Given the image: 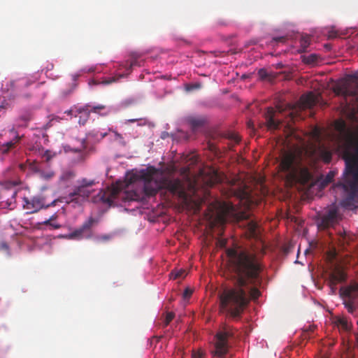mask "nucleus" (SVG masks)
I'll use <instances>...</instances> for the list:
<instances>
[{
  "label": "nucleus",
  "instance_id": "13d9d810",
  "mask_svg": "<svg viewBox=\"0 0 358 358\" xmlns=\"http://www.w3.org/2000/svg\"><path fill=\"white\" fill-rule=\"evenodd\" d=\"M20 169H24V165H23V164H21V165H20Z\"/></svg>",
  "mask_w": 358,
  "mask_h": 358
},
{
  "label": "nucleus",
  "instance_id": "ea45409f",
  "mask_svg": "<svg viewBox=\"0 0 358 358\" xmlns=\"http://www.w3.org/2000/svg\"><path fill=\"white\" fill-rule=\"evenodd\" d=\"M50 227L52 229H60L62 227L61 224H58L57 222H55L54 221L50 222Z\"/></svg>",
  "mask_w": 358,
  "mask_h": 358
},
{
  "label": "nucleus",
  "instance_id": "c756f323",
  "mask_svg": "<svg viewBox=\"0 0 358 358\" xmlns=\"http://www.w3.org/2000/svg\"><path fill=\"white\" fill-rule=\"evenodd\" d=\"M122 75H119L118 78H116L115 77L108 78H104L101 82L96 83V84H103V85H109L113 82H115L118 80L119 78H122Z\"/></svg>",
  "mask_w": 358,
  "mask_h": 358
},
{
  "label": "nucleus",
  "instance_id": "c9c22d12",
  "mask_svg": "<svg viewBox=\"0 0 358 358\" xmlns=\"http://www.w3.org/2000/svg\"><path fill=\"white\" fill-rule=\"evenodd\" d=\"M138 121H141V122L143 121V123L140 124L141 125L145 124V122H146V120L143 119V118H141V117L127 120V122H130V123H134V122H138Z\"/></svg>",
  "mask_w": 358,
  "mask_h": 358
},
{
  "label": "nucleus",
  "instance_id": "f704fd0d",
  "mask_svg": "<svg viewBox=\"0 0 358 358\" xmlns=\"http://www.w3.org/2000/svg\"><path fill=\"white\" fill-rule=\"evenodd\" d=\"M106 107L103 105H98L93 106L90 110L94 113H99L101 110H103Z\"/></svg>",
  "mask_w": 358,
  "mask_h": 358
},
{
  "label": "nucleus",
  "instance_id": "4c0bfd02",
  "mask_svg": "<svg viewBox=\"0 0 358 358\" xmlns=\"http://www.w3.org/2000/svg\"><path fill=\"white\" fill-rule=\"evenodd\" d=\"M192 294V291L190 289L187 288V289H185V290L183 292V297L185 299H188L191 296Z\"/></svg>",
  "mask_w": 358,
  "mask_h": 358
},
{
  "label": "nucleus",
  "instance_id": "052dcab7",
  "mask_svg": "<svg viewBox=\"0 0 358 358\" xmlns=\"http://www.w3.org/2000/svg\"><path fill=\"white\" fill-rule=\"evenodd\" d=\"M357 324H358V321H357Z\"/></svg>",
  "mask_w": 358,
  "mask_h": 358
},
{
  "label": "nucleus",
  "instance_id": "5fc2aeb1",
  "mask_svg": "<svg viewBox=\"0 0 358 358\" xmlns=\"http://www.w3.org/2000/svg\"><path fill=\"white\" fill-rule=\"evenodd\" d=\"M72 113V110H66L65 112V113H67L68 115L71 114Z\"/></svg>",
  "mask_w": 358,
  "mask_h": 358
},
{
  "label": "nucleus",
  "instance_id": "6e6d98bb",
  "mask_svg": "<svg viewBox=\"0 0 358 358\" xmlns=\"http://www.w3.org/2000/svg\"><path fill=\"white\" fill-rule=\"evenodd\" d=\"M136 64V62H132L130 64V66L131 67L132 66L135 65Z\"/></svg>",
  "mask_w": 358,
  "mask_h": 358
},
{
  "label": "nucleus",
  "instance_id": "423d86ee",
  "mask_svg": "<svg viewBox=\"0 0 358 358\" xmlns=\"http://www.w3.org/2000/svg\"><path fill=\"white\" fill-rule=\"evenodd\" d=\"M234 336L232 329L229 327H225L223 329L216 334L214 355L223 358L228 353L229 343L228 341Z\"/></svg>",
  "mask_w": 358,
  "mask_h": 358
},
{
  "label": "nucleus",
  "instance_id": "8fccbe9b",
  "mask_svg": "<svg viewBox=\"0 0 358 358\" xmlns=\"http://www.w3.org/2000/svg\"><path fill=\"white\" fill-rule=\"evenodd\" d=\"M57 217V215L56 214H54L52 215L50 218L49 220L51 221V222H53L55 221Z\"/></svg>",
  "mask_w": 358,
  "mask_h": 358
},
{
  "label": "nucleus",
  "instance_id": "a18cd8bd",
  "mask_svg": "<svg viewBox=\"0 0 358 358\" xmlns=\"http://www.w3.org/2000/svg\"><path fill=\"white\" fill-rule=\"evenodd\" d=\"M343 243H348V236L346 234L345 232H344L343 236H342Z\"/></svg>",
  "mask_w": 358,
  "mask_h": 358
},
{
  "label": "nucleus",
  "instance_id": "4d7b16f0",
  "mask_svg": "<svg viewBox=\"0 0 358 358\" xmlns=\"http://www.w3.org/2000/svg\"><path fill=\"white\" fill-rule=\"evenodd\" d=\"M336 35L335 34L334 35H331V34L329 35V37H336Z\"/></svg>",
  "mask_w": 358,
  "mask_h": 358
},
{
  "label": "nucleus",
  "instance_id": "c03bdc74",
  "mask_svg": "<svg viewBox=\"0 0 358 358\" xmlns=\"http://www.w3.org/2000/svg\"><path fill=\"white\" fill-rule=\"evenodd\" d=\"M218 245L220 247H224L226 245V241L224 239H220L218 241Z\"/></svg>",
  "mask_w": 358,
  "mask_h": 358
},
{
  "label": "nucleus",
  "instance_id": "20e7f679",
  "mask_svg": "<svg viewBox=\"0 0 358 358\" xmlns=\"http://www.w3.org/2000/svg\"><path fill=\"white\" fill-rule=\"evenodd\" d=\"M78 183L79 185L76 186L73 190L64 198L66 203H75L78 204L85 201L93 192V189L91 188L96 182L94 180L83 178L78 181Z\"/></svg>",
  "mask_w": 358,
  "mask_h": 358
},
{
  "label": "nucleus",
  "instance_id": "ddd939ff",
  "mask_svg": "<svg viewBox=\"0 0 358 358\" xmlns=\"http://www.w3.org/2000/svg\"><path fill=\"white\" fill-rule=\"evenodd\" d=\"M317 101V96L312 92L303 94L301 96L299 101V108L301 110L310 108L315 106Z\"/></svg>",
  "mask_w": 358,
  "mask_h": 358
},
{
  "label": "nucleus",
  "instance_id": "393cba45",
  "mask_svg": "<svg viewBox=\"0 0 358 358\" xmlns=\"http://www.w3.org/2000/svg\"><path fill=\"white\" fill-rule=\"evenodd\" d=\"M258 224L255 221H250L248 222V230L252 236H255L257 234Z\"/></svg>",
  "mask_w": 358,
  "mask_h": 358
},
{
  "label": "nucleus",
  "instance_id": "79ce46f5",
  "mask_svg": "<svg viewBox=\"0 0 358 358\" xmlns=\"http://www.w3.org/2000/svg\"><path fill=\"white\" fill-rule=\"evenodd\" d=\"M273 41H275V42H280V43H284L285 41V37L284 36H280V37H275L273 38Z\"/></svg>",
  "mask_w": 358,
  "mask_h": 358
},
{
  "label": "nucleus",
  "instance_id": "2eb2a0df",
  "mask_svg": "<svg viewBox=\"0 0 358 358\" xmlns=\"http://www.w3.org/2000/svg\"><path fill=\"white\" fill-rule=\"evenodd\" d=\"M337 210L336 208H331L328 212L323 215L322 218V224L324 227H328L332 225L337 218Z\"/></svg>",
  "mask_w": 358,
  "mask_h": 358
},
{
  "label": "nucleus",
  "instance_id": "2f4dec72",
  "mask_svg": "<svg viewBox=\"0 0 358 358\" xmlns=\"http://www.w3.org/2000/svg\"><path fill=\"white\" fill-rule=\"evenodd\" d=\"M0 250L6 252L8 256L10 255L9 245L5 241L0 242Z\"/></svg>",
  "mask_w": 358,
  "mask_h": 358
},
{
  "label": "nucleus",
  "instance_id": "7ed1b4c3",
  "mask_svg": "<svg viewBox=\"0 0 358 358\" xmlns=\"http://www.w3.org/2000/svg\"><path fill=\"white\" fill-rule=\"evenodd\" d=\"M145 180L144 192L148 196H155L158 191L165 189L173 196L178 197L184 203L189 200V195L185 190L184 183L179 178H170L163 177L161 180H154L153 176L150 173H143L142 176Z\"/></svg>",
  "mask_w": 358,
  "mask_h": 358
},
{
  "label": "nucleus",
  "instance_id": "0eeeda50",
  "mask_svg": "<svg viewBox=\"0 0 358 358\" xmlns=\"http://www.w3.org/2000/svg\"><path fill=\"white\" fill-rule=\"evenodd\" d=\"M95 222L96 220L90 217L80 227L76 229L71 233L62 236V237L68 240L90 238L92 236V227Z\"/></svg>",
  "mask_w": 358,
  "mask_h": 358
},
{
  "label": "nucleus",
  "instance_id": "e433bc0d",
  "mask_svg": "<svg viewBox=\"0 0 358 358\" xmlns=\"http://www.w3.org/2000/svg\"><path fill=\"white\" fill-rule=\"evenodd\" d=\"M43 157L45 158L46 161H49L52 158L53 155L50 150H46L43 155Z\"/></svg>",
  "mask_w": 358,
  "mask_h": 358
},
{
  "label": "nucleus",
  "instance_id": "9b49d317",
  "mask_svg": "<svg viewBox=\"0 0 358 358\" xmlns=\"http://www.w3.org/2000/svg\"><path fill=\"white\" fill-rule=\"evenodd\" d=\"M220 211L223 219L229 217H234L237 220L246 219L244 213H238L235 206L229 202H223L220 205Z\"/></svg>",
  "mask_w": 358,
  "mask_h": 358
},
{
  "label": "nucleus",
  "instance_id": "37998d69",
  "mask_svg": "<svg viewBox=\"0 0 358 358\" xmlns=\"http://www.w3.org/2000/svg\"><path fill=\"white\" fill-rule=\"evenodd\" d=\"M216 24H217V25H221V26H225V25H227V22H226V21H225V20H217V21L216 22Z\"/></svg>",
  "mask_w": 358,
  "mask_h": 358
},
{
  "label": "nucleus",
  "instance_id": "603ef678",
  "mask_svg": "<svg viewBox=\"0 0 358 358\" xmlns=\"http://www.w3.org/2000/svg\"><path fill=\"white\" fill-rule=\"evenodd\" d=\"M277 110H278L279 113H282L284 110L281 106H277Z\"/></svg>",
  "mask_w": 358,
  "mask_h": 358
},
{
  "label": "nucleus",
  "instance_id": "f03ea898",
  "mask_svg": "<svg viewBox=\"0 0 358 358\" xmlns=\"http://www.w3.org/2000/svg\"><path fill=\"white\" fill-rule=\"evenodd\" d=\"M279 167L286 182L290 185L296 182L306 184L312 178L308 168L303 164L302 152L299 150L283 152Z\"/></svg>",
  "mask_w": 358,
  "mask_h": 358
},
{
  "label": "nucleus",
  "instance_id": "72a5a7b5",
  "mask_svg": "<svg viewBox=\"0 0 358 358\" xmlns=\"http://www.w3.org/2000/svg\"><path fill=\"white\" fill-rule=\"evenodd\" d=\"M54 176H55V173L53 171H48L47 173L43 172L41 173V177L45 180H49V179L52 178Z\"/></svg>",
  "mask_w": 358,
  "mask_h": 358
},
{
  "label": "nucleus",
  "instance_id": "6e6552de",
  "mask_svg": "<svg viewBox=\"0 0 358 358\" xmlns=\"http://www.w3.org/2000/svg\"><path fill=\"white\" fill-rule=\"evenodd\" d=\"M338 94L344 96L357 97L358 95V77L356 75H350L347 80L337 88Z\"/></svg>",
  "mask_w": 358,
  "mask_h": 358
},
{
  "label": "nucleus",
  "instance_id": "58836bf2",
  "mask_svg": "<svg viewBox=\"0 0 358 358\" xmlns=\"http://www.w3.org/2000/svg\"><path fill=\"white\" fill-rule=\"evenodd\" d=\"M108 135V133L107 132H99V131H97L95 134H94V136L98 138L99 136H100L101 139H103V138H105L106 136Z\"/></svg>",
  "mask_w": 358,
  "mask_h": 358
},
{
  "label": "nucleus",
  "instance_id": "412c9836",
  "mask_svg": "<svg viewBox=\"0 0 358 358\" xmlns=\"http://www.w3.org/2000/svg\"><path fill=\"white\" fill-rule=\"evenodd\" d=\"M186 275L187 272L185 270L182 268L172 271L171 273H170V278L173 280L184 278Z\"/></svg>",
  "mask_w": 358,
  "mask_h": 358
},
{
  "label": "nucleus",
  "instance_id": "dca6fc26",
  "mask_svg": "<svg viewBox=\"0 0 358 358\" xmlns=\"http://www.w3.org/2000/svg\"><path fill=\"white\" fill-rule=\"evenodd\" d=\"M21 138H22V136H20L19 135H16L13 140L3 144L1 147V152L3 153H7L10 149L15 147V145L20 141Z\"/></svg>",
  "mask_w": 358,
  "mask_h": 358
},
{
  "label": "nucleus",
  "instance_id": "864d4df0",
  "mask_svg": "<svg viewBox=\"0 0 358 358\" xmlns=\"http://www.w3.org/2000/svg\"><path fill=\"white\" fill-rule=\"evenodd\" d=\"M330 159H331V155H329H329L327 156V157H326V159H325V161H326L327 162H329L330 161Z\"/></svg>",
  "mask_w": 358,
  "mask_h": 358
},
{
  "label": "nucleus",
  "instance_id": "cd10ccee",
  "mask_svg": "<svg viewBox=\"0 0 358 358\" xmlns=\"http://www.w3.org/2000/svg\"><path fill=\"white\" fill-rule=\"evenodd\" d=\"M335 176V173L334 171H329L327 175L326 176L325 178L324 179V180L322 181V184L323 185H328L329 183L331 182V181L333 180V178H334Z\"/></svg>",
  "mask_w": 358,
  "mask_h": 358
},
{
  "label": "nucleus",
  "instance_id": "39448f33",
  "mask_svg": "<svg viewBox=\"0 0 358 358\" xmlns=\"http://www.w3.org/2000/svg\"><path fill=\"white\" fill-rule=\"evenodd\" d=\"M119 199H121L124 202H127L138 200V196L135 192H122L117 188L108 189L104 192L101 196V201L109 206L116 205Z\"/></svg>",
  "mask_w": 358,
  "mask_h": 358
},
{
  "label": "nucleus",
  "instance_id": "a878e982",
  "mask_svg": "<svg viewBox=\"0 0 358 358\" xmlns=\"http://www.w3.org/2000/svg\"><path fill=\"white\" fill-rule=\"evenodd\" d=\"M175 317V314L173 312H169L166 313V317L163 322V327H166L169 323L173 320Z\"/></svg>",
  "mask_w": 358,
  "mask_h": 358
},
{
  "label": "nucleus",
  "instance_id": "7c9ffc66",
  "mask_svg": "<svg viewBox=\"0 0 358 358\" xmlns=\"http://www.w3.org/2000/svg\"><path fill=\"white\" fill-rule=\"evenodd\" d=\"M108 131L114 134L115 141H118L120 143L124 144V138L122 134H119L117 131H115L110 128L108 129Z\"/></svg>",
  "mask_w": 358,
  "mask_h": 358
},
{
  "label": "nucleus",
  "instance_id": "bb28decb",
  "mask_svg": "<svg viewBox=\"0 0 358 358\" xmlns=\"http://www.w3.org/2000/svg\"><path fill=\"white\" fill-rule=\"evenodd\" d=\"M227 138L233 143V145H230V149L235 144H238L241 141L240 137L236 134H229L227 136Z\"/></svg>",
  "mask_w": 358,
  "mask_h": 358
},
{
  "label": "nucleus",
  "instance_id": "09e8293b",
  "mask_svg": "<svg viewBox=\"0 0 358 358\" xmlns=\"http://www.w3.org/2000/svg\"><path fill=\"white\" fill-rule=\"evenodd\" d=\"M101 240H103V241H108L110 239V236L108 235H103L101 237Z\"/></svg>",
  "mask_w": 358,
  "mask_h": 358
},
{
  "label": "nucleus",
  "instance_id": "a211bd4d",
  "mask_svg": "<svg viewBox=\"0 0 358 358\" xmlns=\"http://www.w3.org/2000/svg\"><path fill=\"white\" fill-rule=\"evenodd\" d=\"M88 107L90 106H86V108H80L78 110V114L80 115L78 120L80 124L84 125L89 118L90 110L88 109Z\"/></svg>",
  "mask_w": 358,
  "mask_h": 358
},
{
  "label": "nucleus",
  "instance_id": "5701e85b",
  "mask_svg": "<svg viewBox=\"0 0 358 358\" xmlns=\"http://www.w3.org/2000/svg\"><path fill=\"white\" fill-rule=\"evenodd\" d=\"M318 61V57L317 55L311 54L308 56L303 57V62L306 64L313 65Z\"/></svg>",
  "mask_w": 358,
  "mask_h": 358
},
{
  "label": "nucleus",
  "instance_id": "f3484780",
  "mask_svg": "<svg viewBox=\"0 0 358 358\" xmlns=\"http://www.w3.org/2000/svg\"><path fill=\"white\" fill-rule=\"evenodd\" d=\"M222 178L219 173L215 170H212L211 174L208 178H206V183L208 186H213L214 185L220 182Z\"/></svg>",
  "mask_w": 358,
  "mask_h": 358
},
{
  "label": "nucleus",
  "instance_id": "3c124183",
  "mask_svg": "<svg viewBox=\"0 0 358 358\" xmlns=\"http://www.w3.org/2000/svg\"><path fill=\"white\" fill-rule=\"evenodd\" d=\"M209 148L210 150L214 151V152H215V150H216L215 146L213 144L209 145Z\"/></svg>",
  "mask_w": 358,
  "mask_h": 358
},
{
  "label": "nucleus",
  "instance_id": "b1692460",
  "mask_svg": "<svg viewBox=\"0 0 358 358\" xmlns=\"http://www.w3.org/2000/svg\"><path fill=\"white\" fill-rule=\"evenodd\" d=\"M258 76L262 80H271L273 78V76L268 73L264 69H260L258 71Z\"/></svg>",
  "mask_w": 358,
  "mask_h": 358
},
{
  "label": "nucleus",
  "instance_id": "473e14b6",
  "mask_svg": "<svg viewBox=\"0 0 358 358\" xmlns=\"http://www.w3.org/2000/svg\"><path fill=\"white\" fill-rule=\"evenodd\" d=\"M86 148L85 140L83 139L80 143V145L77 148H73V151L74 152H80L83 151Z\"/></svg>",
  "mask_w": 358,
  "mask_h": 358
},
{
  "label": "nucleus",
  "instance_id": "c85d7f7f",
  "mask_svg": "<svg viewBox=\"0 0 358 358\" xmlns=\"http://www.w3.org/2000/svg\"><path fill=\"white\" fill-rule=\"evenodd\" d=\"M75 177V173L72 171H66L61 176L62 180H69Z\"/></svg>",
  "mask_w": 358,
  "mask_h": 358
},
{
  "label": "nucleus",
  "instance_id": "1a4fd4ad",
  "mask_svg": "<svg viewBox=\"0 0 358 358\" xmlns=\"http://www.w3.org/2000/svg\"><path fill=\"white\" fill-rule=\"evenodd\" d=\"M23 208L28 210V213H34L42 208H47L50 204H47L45 198L41 195H36L31 199L24 197L23 199Z\"/></svg>",
  "mask_w": 358,
  "mask_h": 358
},
{
  "label": "nucleus",
  "instance_id": "4be33fe9",
  "mask_svg": "<svg viewBox=\"0 0 358 358\" xmlns=\"http://www.w3.org/2000/svg\"><path fill=\"white\" fill-rule=\"evenodd\" d=\"M188 122L194 129L201 127L204 124V120L203 119L196 117L189 118Z\"/></svg>",
  "mask_w": 358,
  "mask_h": 358
},
{
  "label": "nucleus",
  "instance_id": "6ab92c4d",
  "mask_svg": "<svg viewBox=\"0 0 358 358\" xmlns=\"http://www.w3.org/2000/svg\"><path fill=\"white\" fill-rule=\"evenodd\" d=\"M311 37L309 35H301L300 38V52H305L310 44Z\"/></svg>",
  "mask_w": 358,
  "mask_h": 358
},
{
  "label": "nucleus",
  "instance_id": "f257e3e1",
  "mask_svg": "<svg viewBox=\"0 0 358 358\" xmlns=\"http://www.w3.org/2000/svg\"><path fill=\"white\" fill-rule=\"evenodd\" d=\"M227 255L234 286L220 295V306L237 318L251 300L260 296L257 287L262 284L264 266L255 253L246 250L229 248Z\"/></svg>",
  "mask_w": 358,
  "mask_h": 358
},
{
  "label": "nucleus",
  "instance_id": "f8f14e48",
  "mask_svg": "<svg viewBox=\"0 0 358 358\" xmlns=\"http://www.w3.org/2000/svg\"><path fill=\"white\" fill-rule=\"evenodd\" d=\"M346 273L344 270L336 266L334 267L331 273L329 274V284L331 287H334L337 283L345 280Z\"/></svg>",
  "mask_w": 358,
  "mask_h": 358
},
{
  "label": "nucleus",
  "instance_id": "a19ab883",
  "mask_svg": "<svg viewBox=\"0 0 358 358\" xmlns=\"http://www.w3.org/2000/svg\"><path fill=\"white\" fill-rule=\"evenodd\" d=\"M192 358H203V354L201 352H194Z\"/></svg>",
  "mask_w": 358,
  "mask_h": 358
},
{
  "label": "nucleus",
  "instance_id": "aec40b11",
  "mask_svg": "<svg viewBox=\"0 0 358 358\" xmlns=\"http://www.w3.org/2000/svg\"><path fill=\"white\" fill-rule=\"evenodd\" d=\"M31 113L26 112L23 114H22L17 121H18V126L20 127H27L28 122L31 120Z\"/></svg>",
  "mask_w": 358,
  "mask_h": 358
},
{
  "label": "nucleus",
  "instance_id": "4468645a",
  "mask_svg": "<svg viewBox=\"0 0 358 358\" xmlns=\"http://www.w3.org/2000/svg\"><path fill=\"white\" fill-rule=\"evenodd\" d=\"M275 111L272 107L266 108V111L264 113V117L268 129H277L280 122L275 119Z\"/></svg>",
  "mask_w": 358,
  "mask_h": 358
},
{
  "label": "nucleus",
  "instance_id": "de8ad7c7",
  "mask_svg": "<svg viewBox=\"0 0 358 358\" xmlns=\"http://www.w3.org/2000/svg\"><path fill=\"white\" fill-rule=\"evenodd\" d=\"M50 222H51V221L48 219V220L43 221L41 224H44V225L50 226Z\"/></svg>",
  "mask_w": 358,
  "mask_h": 358
},
{
  "label": "nucleus",
  "instance_id": "9d476101",
  "mask_svg": "<svg viewBox=\"0 0 358 358\" xmlns=\"http://www.w3.org/2000/svg\"><path fill=\"white\" fill-rule=\"evenodd\" d=\"M343 295L349 299L345 302L348 311L352 313L355 310L353 301L358 296V284L355 283L347 287L343 291Z\"/></svg>",
  "mask_w": 358,
  "mask_h": 358
},
{
  "label": "nucleus",
  "instance_id": "49530a36",
  "mask_svg": "<svg viewBox=\"0 0 358 358\" xmlns=\"http://www.w3.org/2000/svg\"><path fill=\"white\" fill-rule=\"evenodd\" d=\"M339 323L341 324L343 327H347L348 323L345 320L343 319L339 320Z\"/></svg>",
  "mask_w": 358,
  "mask_h": 358
},
{
  "label": "nucleus",
  "instance_id": "bf43d9fd",
  "mask_svg": "<svg viewBox=\"0 0 358 358\" xmlns=\"http://www.w3.org/2000/svg\"><path fill=\"white\" fill-rule=\"evenodd\" d=\"M195 87H196V88L199 87V85H195Z\"/></svg>",
  "mask_w": 358,
  "mask_h": 358
}]
</instances>
